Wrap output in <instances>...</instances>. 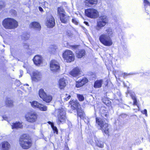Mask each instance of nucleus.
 Returning a JSON list of instances; mask_svg holds the SVG:
<instances>
[{
	"mask_svg": "<svg viewBox=\"0 0 150 150\" xmlns=\"http://www.w3.org/2000/svg\"><path fill=\"white\" fill-rule=\"evenodd\" d=\"M23 46L24 48L26 49H28L29 47V44L25 42L23 43Z\"/></svg>",
	"mask_w": 150,
	"mask_h": 150,
	"instance_id": "ea45409f",
	"label": "nucleus"
},
{
	"mask_svg": "<svg viewBox=\"0 0 150 150\" xmlns=\"http://www.w3.org/2000/svg\"><path fill=\"white\" fill-rule=\"evenodd\" d=\"M30 38V35L27 33H25L21 35L22 39L24 40H28Z\"/></svg>",
	"mask_w": 150,
	"mask_h": 150,
	"instance_id": "473e14b6",
	"label": "nucleus"
},
{
	"mask_svg": "<svg viewBox=\"0 0 150 150\" xmlns=\"http://www.w3.org/2000/svg\"><path fill=\"white\" fill-rule=\"evenodd\" d=\"M96 124L100 127L103 132L107 134H108L109 132L108 124L105 123H104L102 120L100 118L96 117Z\"/></svg>",
	"mask_w": 150,
	"mask_h": 150,
	"instance_id": "39448f33",
	"label": "nucleus"
},
{
	"mask_svg": "<svg viewBox=\"0 0 150 150\" xmlns=\"http://www.w3.org/2000/svg\"><path fill=\"white\" fill-rule=\"evenodd\" d=\"M32 27L34 28L35 30L39 31L41 29V26L39 23L37 22H33L31 24Z\"/></svg>",
	"mask_w": 150,
	"mask_h": 150,
	"instance_id": "5701e85b",
	"label": "nucleus"
},
{
	"mask_svg": "<svg viewBox=\"0 0 150 150\" xmlns=\"http://www.w3.org/2000/svg\"><path fill=\"white\" fill-rule=\"evenodd\" d=\"M63 57L67 62H70L74 59V55L70 50H66L63 54Z\"/></svg>",
	"mask_w": 150,
	"mask_h": 150,
	"instance_id": "1a4fd4ad",
	"label": "nucleus"
},
{
	"mask_svg": "<svg viewBox=\"0 0 150 150\" xmlns=\"http://www.w3.org/2000/svg\"><path fill=\"white\" fill-rule=\"evenodd\" d=\"M12 128V129L18 128H22L23 127V125L22 123L19 122H16L13 123L11 125Z\"/></svg>",
	"mask_w": 150,
	"mask_h": 150,
	"instance_id": "aec40b11",
	"label": "nucleus"
},
{
	"mask_svg": "<svg viewBox=\"0 0 150 150\" xmlns=\"http://www.w3.org/2000/svg\"><path fill=\"white\" fill-rule=\"evenodd\" d=\"M65 11L62 7H58L57 8V13L59 16L61 15V14H64Z\"/></svg>",
	"mask_w": 150,
	"mask_h": 150,
	"instance_id": "72a5a7b5",
	"label": "nucleus"
},
{
	"mask_svg": "<svg viewBox=\"0 0 150 150\" xmlns=\"http://www.w3.org/2000/svg\"><path fill=\"white\" fill-rule=\"evenodd\" d=\"M69 103L71 105V109L73 110L76 109L79 105V103L77 101L72 100V101H70Z\"/></svg>",
	"mask_w": 150,
	"mask_h": 150,
	"instance_id": "b1692460",
	"label": "nucleus"
},
{
	"mask_svg": "<svg viewBox=\"0 0 150 150\" xmlns=\"http://www.w3.org/2000/svg\"><path fill=\"white\" fill-rule=\"evenodd\" d=\"M144 5L145 7L147 6H150V3L147 0H144Z\"/></svg>",
	"mask_w": 150,
	"mask_h": 150,
	"instance_id": "79ce46f5",
	"label": "nucleus"
},
{
	"mask_svg": "<svg viewBox=\"0 0 150 150\" xmlns=\"http://www.w3.org/2000/svg\"><path fill=\"white\" fill-rule=\"evenodd\" d=\"M80 69L78 67L73 69L70 72V74L74 77H76L79 76L81 73Z\"/></svg>",
	"mask_w": 150,
	"mask_h": 150,
	"instance_id": "4468645a",
	"label": "nucleus"
},
{
	"mask_svg": "<svg viewBox=\"0 0 150 150\" xmlns=\"http://www.w3.org/2000/svg\"><path fill=\"white\" fill-rule=\"evenodd\" d=\"M51 126L54 131V132L56 133L57 134L58 133V131L57 127L54 126V125H52Z\"/></svg>",
	"mask_w": 150,
	"mask_h": 150,
	"instance_id": "58836bf2",
	"label": "nucleus"
},
{
	"mask_svg": "<svg viewBox=\"0 0 150 150\" xmlns=\"http://www.w3.org/2000/svg\"><path fill=\"white\" fill-rule=\"evenodd\" d=\"M33 61L35 65L39 66L42 62V58L40 55H36L33 58Z\"/></svg>",
	"mask_w": 150,
	"mask_h": 150,
	"instance_id": "ddd939ff",
	"label": "nucleus"
},
{
	"mask_svg": "<svg viewBox=\"0 0 150 150\" xmlns=\"http://www.w3.org/2000/svg\"><path fill=\"white\" fill-rule=\"evenodd\" d=\"M98 2V0H85V3L86 6L91 7L92 5H96Z\"/></svg>",
	"mask_w": 150,
	"mask_h": 150,
	"instance_id": "2eb2a0df",
	"label": "nucleus"
},
{
	"mask_svg": "<svg viewBox=\"0 0 150 150\" xmlns=\"http://www.w3.org/2000/svg\"><path fill=\"white\" fill-rule=\"evenodd\" d=\"M132 98L134 101L133 104L134 105H137V100L136 98L134 96H132Z\"/></svg>",
	"mask_w": 150,
	"mask_h": 150,
	"instance_id": "37998d69",
	"label": "nucleus"
},
{
	"mask_svg": "<svg viewBox=\"0 0 150 150\" xmlns=\"http://www.w3.org/2000/svg\"><path fill=\"white\" fill-rule=\"evenodd\" d=\"M65 97H66L64 98V100L67 101L70 98L71 96L70 95H68L67 94H66Z\"/></svg>",
	"mask_w": 150,
	"mask_h": 150,
	"instance_id": "a19ab883",
	"label": "nucleus"
},
{
	"mask_svg": "<svg viewBox=\"0 0 150 150\" xmlns=\"http://www.w3.org/2000/svg\"><path fill=\"white\" fill-rule=\"evenodd\" d=\"M55 24L54 18L51 15L49 16L46 22V25L49 28H52L54 26Z\"/></svg>",
	"mask_w": 150,
	"mask_h": 150,
	"instance_id": "9b49d317",
	"label": "nucleus"
},
{
	"mask_svg": "<svg viewBox=\"0 0 150 150\" xmlns=\"http://www.w3.org/2000/svg\"><path fill=\"white\" fill-rule=\"evenodd\" d=\"M11 12L13 13L14 15H15L16 14V11L15 10H12L11 11Z\"/></svg>",
	"mask_w": 150,
	"mask_h": 150,
	"instance_id": "864d4df0",
	"label": "nucleus"
},
{
	"mask_svg": "<svg viewBox=\"0 0 150 150\" xmlns=\"http://www.w3.org/2000/svg\"><path fill=\"white\" fill-rule=\"evenodd\" d=\"M58 49L57 47L55 45H51L49 48L48 50L51 53H54Z\"/></svg>",
	"mask_w": 150,
	"mask_h": 150,
	"instance_id": "a878e982",
	"label": "nucleus"
},
{
	"mask_svg": "<svg viewBox=\"0 0 150 150\" xmlns=\"http://www.w3.org/2000/svg\"><path fill=\"white\" fill-rule=\"evenodd\" d=\"M99 40L100 42L105 46H110L113 43L111 38L108 37L105 34H103L101 35Z\"/></svg>",
	"mask_w": 150,
	"mask_h": 150,
	"instance_id": "423d86ee",
	"label": "nucleus"
},
{
	"mask_svg": "<svg viewBox=\"0 0 150 150\" xmlns=\"http://www.w3.org/2000/svg\"><path fill=\"white\" fill-rule=\"evenodd\" d=\"M54 115L57 118V124L59 125L65 122L67 118L66 112L63 108H62L56 110Z\"/></svg>",
	"mask_w": 150,
	"mask_h": 150,
	"instance_id": "f257e3e1",
	"label": "nucleus"
},
{
	"mask_svg": "<svg viewBox=\"0 0 150 150\" xmlns=\"http://www.w3.org/2000/svg\"><path fill=\"white\" fill-rule=\"evenodd\" d=\"M101 115L102 117L104 119L107 121H108L109 118V114L108 113L106 112V110H104V112H102Z\"/></svg>",
	"mask_w": 150,
	"mask_h": 150,
	"instance_id": "c85d7f7f",
	"label": "nucleus"
},
{
	"mask_svg": "<svg viewBox=\"0 0 150 150\" xmlns=\"http://www.w3.org/2000/svg\"><path fill=\"white\" fill-rule=\"evenodd\" d=\"M85 13L87 16L91 18H97L98 14L97 11L94 8L86 9L85 11Z\"/></svg>",
	"mask_w": 150,
	"mask_h": 150,
	"instance_id": "0eeeda50",
	"label": "nucleus"
},
{
	"mask_svg": "<svg viewBox=\"0 0 150 150\" xmlns=\"http://www.w3.org/2000/svg\"><path fill=\"white\" fill-rule=\"evenodd\" d=\"M85 52L83 50H77L76 52V56L78 58H81L85 55Z\"/></svg>",
	"mask_w": 150,
	"mask_h": 150,
	"instance_id": "a211bd4d",
	"label": "nucleus"
},
{
	"mask_svg": "<svg viewBox=\"0 0 150 150\" xmlns=\"http://www.w3.org/2000/svg\"><path fill=\"white\" fill-rule=\"evenodd\" d=\"M39 94L40 98L43 99L47 94L45 92L43 89H41L39 90Z\"/></svg>",
	"mask_w": 150,
	"mask_h": 150,
	"instance_id": "2f4dec72",
	"label": "nucleus"
},
{
	"mask_svg": "<svg viewBox=\"0 0 150 150\" xmlns=\"http://www.w3.org/2000/svg\"><path fill=\"white\" fill-rule=\"evenodd\" d=\"M5 4L4 2L1 1L0 2V9L4 7Z\"/></svg>",
	"mask_w": 150,
	"mask_h": 150,
	"instance_id": "c03bdc74",
	"label": "nucleus"
},
{
	"mask_svg": "<svg viewBox=\"0 0 150 150\" xmlns=\"http://www.w3.org/2000/svg\"><path fill=\"white\" fill-rule=\"evenodd\" d=\"M96 145L98 147L103 148V144L102 142L99 140L97 138H95Z\"/></svg>",
	"mask_w": 150,
	"mask_h": 150,
	"instance_id": "c756f323",
	"label": "nucleus"
},
{
	"mask_svg": "<svg viewBox=\"0 0 150 150\" xmlns=\"http://www.w3.org/2000/svg\"><path fill=\"white\" fill-rule=\"evenodd\" d=\"M52 97L51 95L46 94L42 99L44 101L49 103L52 101Z\"/></svg>",
	"mask_w": 150,
	"mask_h": 150,
	"instance_id": "393cba45",
	"label": "nucleus"
},
{
	"mask_svg": "<svg viewBox=\"0 0 150 150\" xmlns=\"http://www.w3.org/2000/svg\"><path fill=\"white\" fill-rule=\"evenodd\" d=\"M132 74L131 73L127 74V73H124L123 74V76L124 78H125V77H126L127 76H128Z\"/></svg>",
	"mask_w": 150,
	"mask_h": 150,
	"instance_id": "09e8293b",
	"label": "nucleus"
},
{
	"mask_svg": "<svg viewBox=\"0 0 150 150\" xmlns=\"http://www.w3.org/2000/svg\"><path fill=\"white\" fill-rule=\"evenodd\" d=\"M64 146L65 148L64 149V150H68L69 149V148L67 146V143H65Z\"/></svg>",
	"mask_w": 150,
	"mask_h": 150,
	"instance_id": "8fccbe9b",
	"label": "nucleus"
},
{
	"mask_svg": "<svg viewBox=\"0 0 150 150\" xmlns=\"http://www.w3.org/2000/svg\"><path fill=\"white\" fill-rule=\"evenodd\" d=\"M6 105L7 106L11 107L13 105V102L10 98H7L5 101Z\"/></svg>",
	"mask_w": 150,
	"mask_h": 150,
	"instance_id": "bb28decb",
	"label": "nucleus"
},
{
	"mask_svg": "<svg viewBox=\"0 0 150 150\" xmlns=\"http://www.w3.org/2000/svg\"><path fill=\"white\" fill-rule=\"evenodd\" d=\"M23 71L22 70H20V73L21 74V75L20 76V77H21L22 76Z\"/></svg>",
	"mask_w": 150,
	"mask_h": 150,
	"instance_id": "603ef678",
	"label": "nucleus"
},
{
	"mask_svg": "<svg viewBox=\"0 0 150 150\" xmlns=\"http://www.w3.org/2000/svg\"><path fill=\"white\" fill-rule=\"evenodd\" d=\"M141 112L142 114H145L146 117L147 116V111L146 109H145L144 110L141 111Z\"/></svg>",
	"mask_w": 150,
	"mask_h": 150,
	"instance_id": "49530a36",
	"label": "nucleus"
},
{
	"mask_svg": "<svg viewBox=\"0 0 150 150\" xmlns=\"http://www.w3.org/2000/svg\"><path fill=\"white\" fill-rule=\"evenodd\" d=\"M108 23V19L107 16L105 15L101 16L98 20L96 29L98 30H100Z\"/></svg>",
	"mask_w": 150,
	"mask_h": 150,
	"instance_id": "20e7f679",
	"label": "nucleus"
},
{
	"mask_svg": "<svg viewBox=\"0 0 150 150\" xmlns=\"http://www.w3.org/2000/svg\"><path fill=\"white\" fill-rule=\"evenodd\" d=\"M79 81H81V83L83 85L87 83L88 81V79L84 77L82 79L79 80Z\"/></svg>",
	"mask_w": 150,
	"mask_h": 150,
	"instance_id": "c9c22d12",
	"label": "nucleus"
},
{
	"mask_svg": "<svg viewBox=\"0 0 150 150\" xmlns=\"http://www.w3.org/2000/svg\"><path fill=\"white\" fill-rule=\"evenodd\" d=\"M39 9L40 11L42 12L43 11V9L41 7H39Z\"/></svg>",
	"mask_w": 150,
	"mask_h": 150,
	"instance_id": "3c124183",
	"label": "nucleus"
},
{
	"mask_svg": "<svg viewBox=\"0 0 150 150\" xmlns=\"http://www.w3.org/2000/svg\"><path fill=\"white\" fill-rule=\"evenodd\" d=\"M26 120L29 122H35L37 118V115L34 112H28L25 115Z\"/></svg>",
	"mask_w": 150,
	"mask_h": 150,
	"instance_id": "6e6552de",
	"label": "nucleus"
},
{
	"mask_svg": "<svg viewBox=\"0 0 150 150\" xmlns=\"http://www.w3.org/2000/svg\"><path fill=\"white\" fill-rule=\"evenodd\" d=\"M66 34L68 36L70 37L72 35V34L71 31L69 30H68L66 31Z\"/></svg>",
	"mask_w": 150,
	"mask_h": 150,
	"instance_id": "a18cd8bd",
	"label": "nucleus"
},
{
	"mask_svg": "<svg viewBox=\"0 0 150 150\" xmlns=\"http://www.w3.org/2000/svg\"><path fill=\"white\" fill-rule=\"evenodd\" d=\"M103 81V80L102 79L97 80L94 83V87L95 88H99L101 87Z\"/></svg>",
	"mask_w": 150,
	"mask_h": 150,
	"instance_id": "4be33fe9",
	"label": "nucleus"
},
{
	"mask_svg": "<svg viewBox=\"0 0 150 150\" xmlns=\"http://www.w3.org/2000/svg\"><path fill=\"white\" fill-rule=\"evenodd\" d=\"M50 67L51 70L53 72L58 71L60 68L59 63L55 60H52L50 62Z\"/></svg>",
	"mask_w": 150,
	"mask_h": 150,
	"instance_id": "9d476101",
	"label": "nucleus"
},
{
	"mask_svg": "<svg viewBox=\"0 0 150 150\" xmlns=\"http://www.w3.org/2000/svg\"><path fill=\"white\" fill-rule=\"evenodd\" d=\"M77 96L79 101H83L84 100V97L83 95L77 94Z\"/></svg>",
	"mask_w": 150,
	"mask_h": 150,
	"instance_id": "e433bc0d",
	"label": "nucleus"
},
{
	"mask_svg": "<svg viewBox=\"0 0 150 150\" xmlns=\"http://www.w3.org/2000/svg\"><path fill=\"white\" fill-rule=\"evenodd\" d=\"M83 86L82 84L81 83V81L79 80L76 82V87L77 88H79Z\"/></svg>",
	"mask_w": 150,
	"mask_h": 150,
	"instance_id": "4c0bfd02",
	"label": "nucleus"
},
{
	"mask_svg": "<svg viewBox=\"0 0 150 150\" xmlns=\"http://www.w3.org/2000/svg\"><path fill=\"white\" fill-rule=\"evenodd\" d=\"M19 143L21 146L25 149H29L32 145L31 140L28 139L26 134H23L21 137Z\"/></svg>",
	"mask_w": 150,
	"mask_h": 150,
	"instance_id": "7ed1b4c3",
	"label": "nucleus"
},
{
	"mask_svg": "<svg viewBox=\"0 0 150 150\" xmlns=\"http://www.w3.org/2000/svg\"><path fill=\"white\" fill-rule=\"evenodd\" d=\"M72 21V22L75 24L77 25L78 24V22L75 18L73 19Z\"/></svg>",
	"mask_w": 150,
	"mask_h": 150,
	"instance_id": "de8ad7c7",
	"label": "nucleus"
},
{
	"mask_svg": "<svg viewBox=\"0 0 150 150\" xmlns=\"http://www.w3.org/2000/svg\"><path fill=\"white\" fill-rule=\"evenodd\" d=\"M10 148V144L7 142H4L2 143V150H8Z\"/></svg>",
	"mask_w": 150,
	"mask_h": 150,
	"instance_id": "412c9836",
	"label": "nucleus"
},
{
	"mask_svg": "<svg viewBox=\"0 0 150 150\" xmlns=\"http://www.w3.org/2000/svg\"><path fill=\"white\" fill-rule=\"evenodd\" d=\"M41 76L40 72L36 70L34 71L32 73V80L35 82H38L41 79Z\"/></svg>",
	"mask_w": 150,
	"mask_h": 150,
	"instance_id": "f8f14e48",
	"label": "nucleus"
},
{
	"mask_svg": "<svg viewBox=\"0 0 150 150\" xmlns=\"http://www.w3.org/2000/svg\"><path fill=\"white\" fill-rule=\"evenodd\" d=\"M2 25L5 28L9 29H14L18 25L17 22L11 18L5 19L2 22Z\"/></svg>",
	"mask_w": 150,
	"mask_h": 150,
	"instance_id": "f03ea898",
	"label": "nucleus"
},
{
	"mask_svg": "<svg viewBox=\"0 0 150 150\" xmlns=\"http://www.w3.org/2000/svg\"><path fill=\"white\" fill-rule=\"evenodd\" d=\"M84 23H85L86 25H87L88 26H89V25L88 24V23L87 22L84 21Z\"/></svg>",
	"mask_w": 150,
	"mask_h": 150,
	"instance_id": "5fc2aeb1",
	"label": "nucleus"
},
{
	"mask_svg": "<svg viewBox=\"0 0 150 150\" xmlns=\"http://www.w3.org/2000/svg\"><path fill=\"white\" fill-rule=\"evenodd\" d=\"M105 34L108 37H109L110 38H111L113 36L114 32L112 29L111 28H107L105 30Z\"/></svg>",
	"mask_w": 150,
	"mask_h": 150,
	"instance_id": "dca6fc26",
	"label": "nucleus"
},
{
	"mask_svg": "<svg viewBox=\"0 0 150 150\" xmlns=\"http://www.w3.org/2000/svg\"><path fill=\"white\" fill-rule=\"evenodd\" d=\"M77 114L78 116H79L81 118H84L85 115L84 112L82 110H77Z\"/></svg>",
	"mask_w": 150,
	"mask_h": 150,
	"instance_id": "cd10ccee",
	"label": "nucleus"
},
{
	"mask_svg": "<svg viewBox=\"0 0 150 150\" xmlns=\"http://www.w3.org/2000/svg\"><path fill=\"white\" fill-rule=\"evenodd\" d=\"M66 80L64 78L61 79L59 81V87L61 89H63L66 86Z\"/></svg>",
	"mask_w": 150,
	"mask_h": 150,
	"instance_id": "f3484780",
	"label": "nucleus"
},
{
	"mask_svg": "<svg viewBox=\"0 0 150 150\" xmlns=\"http://www.w3.org/2000/svg\"><path fill=\"white\" fill-rule=\"evenodd\" d=\"M33 108H39L40 105H41V104L38 102L36 101H34L31 102H30Z\"/></svg>",
	"mask_w": 150,
	"mask_h": 150,
	"instance_id": "7c9ffc66",
	"label": "nucleus"
},
{
	"mask_svg": "<svg viewBox=\"0 0 150 150\" xmlns=\"http://www.w3.org/2000/svg\"><path fill=\"white\" fill-rule=\"evenodd\" d=\"M38 108L41 110L46 111L47 110V107L46 106L41 104V105H40Z\"/></svg>",
	"mask_w": 150,
	"mask_h": 150,
	"instance_id": "f704fd0d",
	"label": "nucleus"
},
{
	"mask_svg": "<svg viewBox=\"0 0 150 150\" xmlns=\"http://www.w3.org/2000/svg\"><path fill=\"white\" fill-rule=\"evenodd\" d=\"M60 20L61 22L62 23H66L68 20V17L64 14H61V15L59 16Z\"/></svg>",
	"mask_w": 150,
	"mask_h": 150,
	"instance_id": "6ab92c4d",
	"label": "nucleus"
}]
</instances>
